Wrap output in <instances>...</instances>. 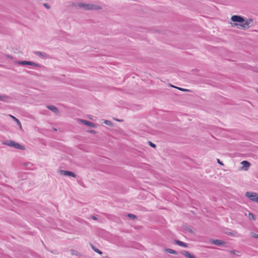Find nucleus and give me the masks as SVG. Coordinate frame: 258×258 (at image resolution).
Returning <instances> with one entry per match:
<instances>
[{"label":"nucleus","instance_id":"nucleus-1","mask_svg":"<svg viewBox=\"0 0 258 258\" xmlns=\"http://www.w3.org/2000/svg\"><path fill=\"white\" fill-rule=\"evenodd\" d=\"M245 196L252 201L258 203V194L253 192H246Z\"/></svg>","mask_w":258,"mask_h":258},{"label":"nucleus","instance_id":"nucleus-2","mask_svg":"<svg viewBox=\"0 0 258 258\" xmlns=\"http://www.w3.org/2000/svg\"><path fill=\"white\" fill-rule=\"evenodd\" d=\"M79 6L80 7H82L85 10H93V9L97 10V9H99V7H97V6H94L92 4H85L81 3V4H80Z\"/></svg>","mask_w":258,"mask_h":258},{"label":"nucleus","instance_id":"nucleus-3","mask_svg":"<svg viewBox=\"0 0 258 258\" xmlns=\"http://www.w3.org/2000/svg\"><path fill=\"white\" fill-rule=\"evenodd\" d=\"M60 173L63 175L72 176L73 177H76L77 175L72 171H66L63 170H60Z\"/></svg>","mask_w":258,"mask_h":258},{"label":"nucleus","instance_id":"nucleus-4","mask_svg":"<svg viewBox=\"0 0 258 258\" xmlns=\"http://www.w3.org/2000/svg\"><path fill=\"white\" fill-rule=\"evenodd\" d=\"M231 20L233 22H237L240 23L243 21V18L239 16L234 15L232 16Z\"/></svg>","mask_w":258,"mask_h":258},{"label":"nucleus","instance_id":"nucleus-5","mask_svg":"<svg viewBox=\"0 0 258 258\" xmlns=\"http://www.w3.org/2000/svg\"><path fill=\"white\" fill-rule=\"evenodd\" d=\"M80 121L82 122L84 124L87 125L90 127H95L96 125L92 122L83 120V119H80Z\"/></svg>","mask_w":258,"mask_h":258},{"label":"nucleus","instance_id":"nucleus-6","mask_svg":"<svg viewBox=\"0 0 258 258\" xmlns=\"http://www.w3.org/2000/svg\"><path fill=\"white\" fill-rule=\"evenodd\" d=\"M241 164L242 165V168L245 170H247L250 165V163L246 160L242 161Z\"/></svg>","mask_w":258,"mask_h":258},{"label":"nucleus","instance_id":"nucleus-7","mask_svg":"<svg viewBox=\"0 0 258 258\" xmlns=\"http://www.w3.org/2000/svg\"><path fill=\"white\" fill-rule=\"evenodd\" d=\"M249 23L247 21H244V20L243 19V21L242 22H241L240 24H239V25L243 28H247L249 27Z\"/></svg>","mask_w":258,"mask_h":258},{"label":"nucleus","instance_id":"nucleus-8","mask_svg":"<svg viewBox=\"0 0 258 258\" xmlns=\"http://www.w3.org/2000/svg\"><path fill=\"white\" fill-rule=\"evenodd\" d=\"M35 53L36 54H37V55H38L39 56L43 57V58H47L48 57V55L45 52H40V51H36L35 52Z\"/></svg>","mask_w":258,"mask_h":258},{"label":"nucleus","instance_id":"nucleus-9","mask_svg":"<svg viewBox=\"0 0 258 258\" xmlns=\"http://www.w3.org/2000/svg\"><path fill=\"white\" fill-rule=\"evenodd\" d=\"M225 243L224 241L219 239H216L213 241V243L216 245H222L225 244Z\"/></svg>","mask_w":258,"mask_h":258},{"label":"nucleus","instance_id":"nucleus-10","mask_svg":"<svg viewBox=\"0 0 258 258\" xmlns=\"http://www.w3.org/2000/svg\"><path fill=\"white\" fill-rule=\"evenodd\" d=\"M13 147H14L16 149H21V150L25 149V147L21 145L20 144L16 143L15 142L14 144Z\"/></svg>","mask_w":258,"mask_h":258},{"label":"nucleus","instance_id":"nucleus-11","mask_svg":"<svg viewBox=\"0 0 258 258\" xmlns=\"http://www.w3.org/2000/svg\"><path fill=\"white\" fill-rule=\"evenodd\" d=\"M182 254L186 257L188 258H197L195 256L192 254H191L189 252L187 251H184L183 252Z\"/></svg>","mask_w":258,"mask_h":258},{"label":"nucleus","instance_id":"nucleus-12","mask_svg":"<svg viewBox=\"0 0 258 258\" xmlns=\"http://www.w3.org/2000/svg\"><path fill=\"white\" fill-rule=\"evenodd\" d=\"M175 242L178 245H180V246L184 247H187V244L186 243H184L183 242H182V241H180L177 240H176Z\"/></svg>","mask_w":258,"mask_h":258},{"label":"nucleus","instance_id":"nucleus-13","mask_svg":"<svg viewBox=\"0 0 258 258\" xmlns=\"http://www.w3.org/2000/svg\"><path fill=\"white\" fill-rule=\"evenodd\" d=\"M47 107L50 110H51V111H52L53 112H57L58 111L57 108L54 106H52V105H48L47 106Z\"/></svg>","mask_w":258,"mask_h":258},{"label":"nucleus","instance_id":"nucleus-14","mask_svg":"<svg viewBox=\"0 0 258 258\" xmlns=\"http://www.w3.org/2000/svg\"><path fill=\"white\" fill-rule=\"evenodd\" d=\"M8 97L7 96L1 95H0V100L2 101H7L8 100Z\"/></svg>","mask_w":258,"mask_h":258},{"label":"nucleus","instance_id":"nucleus-15","mask_svg":"<svg viewBox=\"0 0 258 258\" xmlns=\"http://www.w3.org/2000/svg\"><path fill=\"white\" fill-rule=\"evenodd\" d=\"M166 251L170 253L173 254H177V252L172 249L167 248L166 249Z\"/></svg>","mask_w":258,"mask_h":258},{"label":"nucleus","instance_id":"nucleus-16","mask_svg":"<svg viewBox=\"0 0 258 258\" xmlns=\"http://www.w3.org/2000/svg\"><path fill=\"white\" fill-rule=\"evenodd\" d=\"M30 61H21L19 62V64L22 65H29L30 64Z\"/></svg>","mask_w":258,"mask_h":258},{"label":"nucleus","instance_id":"nucleus-17","mask_svg":"<svg viewBox=\"0 0 258 258\" xmlns=\"http://www.w3.org/2000/svg\"><path fill=\"white\" fill-rule=\"evenodd\" d=\"M14 143H15L14 141H8L6 143H5V144L9 146L13 147Z\"/></svg>","mask_w":258,"mask_h":258},{"label":"nucleus","instance_id":"nucleus-18","mask_svg":"<svg viewBox=\"0 0 258 258\" xmlns=\"http://www.w3.org/2000/svg\"><path fill=\"white\" fill-rule=\"evenodd\" d=\"M11 116L14 119L15 121H16L17 122L18 124H19V125H21V122H20V121H19V120L18 119L16 118L14 116L11 115Z\"/></svg>","mask_w":258,"mask_h":258},{"label":"nucleus","instance_id":"nucleus-19","mask_svg":"<svg viewBox=\"0 0 258 258\" xmlns=\"http://www.w3.org/2000/svg\"><path fill=\"white\" fill-rule=\"evenodd\" d=\"M104 123L109 126H111L112 125L111 121H110L109 120H105L104 121Z\"/></svg>","mask_w":258,"mask_h":258},{"label":"nucleus","instance_id":"nucleus-20","mask_svg":"<svg viewBox=\"0 0 258 258\" xmlns=\"http://www.w3.org/2000/svg\"><path fill=\"white\" fill-rule=\"evenodd\" d=\"M249 216V218L250 219H252V220H254L255 219L254 215L253 214H252V213H249V216Z\"/></svg>","mask_w":258,"mask_h":258},{"label":"nucleus","instance_id":"nucleus-21","mask_svg":"<svg viewBox=\"0 0 258 258\" xmlns=\"http://www.w3.org/2000/svg\"><path fill=\"white\" fill-rule=\"evenodd\" d=\"M92 248L94 249V250L97 253H99V254H102V252L99 250L98 249V248H95L94 246H92Z\"/></svg>","mask_w":258,"mask_h":258},{"label":"nucleus","instance_id":"nucleus-22","mask_svg":"<svg viewBox=\"0 0 258 258\" xmlns=\"http://www.w3.org/2000/svg\"><path fill=\"white\" fill-rule=\"evenodd\" d=\"M31 63H30V64H29V65L30 66H34V67H39V65L34 62H33V61H31Z\"/></svg>","mask_w":258,"mask_h":258},{"label":"nucleus","instance_id":"nucleus-23","mask_svg":"<svg viewBox=\"0 0 258 258\" xmlns=\"http://www.w3.org/2000/svg\"><path fill=\"white\" fill-rule=\"evenodd\" d=\"M127 216L128 217H130V218H136V216L135 215H133V214H128L127 215Z\"/></svg>","mask_w":258,"mask_h":258},{"label":"nucleus","instance_id":"nucleus-24","mask_svg":"<svg viewBox=\"0 0 258 258\" xmlns=\"http://www.w3.org/2000/svg\"><path fill=\"white\" fill-rule=\"evenodd\" d=\"M149 143L151 147H156L155 144H153V143H152L151 142H149Z\"/></svg>","mask_w":258,"mask_h":258},{"label":"nucleus","instance_id":"nucleus-25","mask_svg":"<svg viewBox=\"0 0 258 258\" xmlns=\"http://www.w3.org/2000/svg\"><path fill=\"white\" fill-rule=\"evenodd\" d=\"M43 6L47 9L50 8V7L47 4H44Z\"/></svg>","mask_w":258,"mask_h":258},{"label":"nucleus","instance_id":"nucleus-26","mask_svg":"<svg viewBox=\"0 0 258 258\" xmlns=\"http://www.w3.org/2000/svg\"><path fill=\"white\" fill-rule=\"evenodd\" d=\"M253 236L255 238H258V234H253Z\"/></svg>","mask_w":258,"mask_h":258},{"label":"nucleus","instance_id":"nucleus-27","mask_svg":"<svg viewBox=\"0 0 258 258\" xmlns=\"http://www.w3.org/2000/svg\"><path fill=\"white\" fill-rule=\"evenodd\" d=\"M217 162L218 163H219L221 165H223V164L222 163V162L220 161V160L219 159H217Z\"/></svg>","mask_w":258,"mask_h":258},{"label":"nucleus","instance_id":"nucleus-28","mask_svg":"<svg viewBox=\"0 0 258 258\" xmlns=\"http://www.w3.org/2000/svg\"><path fill=\"white\" fill-rule=\"evenodd\" d=\"M92 218L95 220H97V218L95 216H92Z\"/></svg>","mask_w":258,"mask_h":258},{"label":"nucleus","instance_id":"nucleus-29","mask_svg":"<svg viewBox=\"0 0 258 258\" xmlns=\"http://www.w3.org/2000/svg\"><path fill=\"white\" fill-rule=\"evenodd\" d=\"M177 88L182 91H187V90H186V89H182V88Z\"/></svg>","mask_w":258,"mask_h":258},{"label":"nucleus","instance_id":"nucleus-30","mask_svg":"<svg viewBox=\"0 0 258 258\" xmlns=\"http://www.w3.org/2000/svg\"><path fill=\"white\" fill-rule=\"evenodd\" d=\"M230 252H231L232 253H233V254H235V252H234V251H231Z\"/></svg>","mask_w":258,"mask_h":258}]
</instances>
